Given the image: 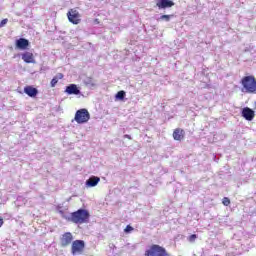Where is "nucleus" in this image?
I'll list each match as a JSON object with an SVG mask.
<instances>
[{
  "label": "nucleus",
  "instance_id": "obj_1",
  "mask_svg": "<svg viewBox=\"0 0 256 256\" xmlns=\"http://www.w3.org/2000/svg\"><path fill=\"white\" fill-rule=\"evenodd\" d=\"M91 214L87 209H78L75 212H72L69 217V221L75 223L76 225H83V223H89Z\"/></svg>",
  "mask_w": 256,
  "mask_h": 256
},
{
  "label": "nucleus",
  "instance_id": "obj_2",
  "mask_svg": "<svg viewBox=\"0 0 256 256\" xmlns=\"http://www.w3.org/2000/svg\"><path fill=\"white\" fill-rule=\"evenodd\" d=\"M242 91L251 95H256V78L253 75L244 76L241 79Z\"/></svg>",
  "mask_w": 256,
  "mask_h": 256
},
{
  "label": "nucleus",
  "instance_id": "obj_3",
  "mask_svg": "<svg viewBox=\"0 0 256 256\" xmlns=\"http://www.w3.org/2000/svg\"><path fill=\"white\" fill-rule=\"evenodd\" d=\"M145 256H169L165 248L158 244H152L144 253Z\"/></svg>",
  "mask_w": 256,
  "mask_h": 256
},
{
  "label": "nucleus",
  "instance_id": "obj_4",
  "mask_svg": "<svg viewBox=\"0 0 256 256\" xmlns=\"http://www.w3.org/2000/svg\"><path fill=\"white\" fill-rule=\"evenodd\" d=\"M74 119L76 123L83 125V123H87L91 119V114L87 109L82 108L76 112Z\"/></svg>",
  "mask_w": 256,
  "mask_h": 256
},
{
  "label": "nucleus",
  "instance_id": "obj_5",
  "mask_svg": "<svg viewBox=\"0 0 256 256\" xmlns=\"http://www.w3.org/2000/svg\"><path fill=\"white\" fill-rule=\"evenodd\" d=\"M85 251V241L83 240H74L71 244V253L72 255H83Z\"/></svg>",
  "mask_w": 256,
  "mask_h": 256
},
{
  "label": "nucleus",
  "instance_id": "obj_6",
  "mask_svg": "<svg viewBox=\"0 0 256 256\" xmlns=\"http://www.w3.org/2000/svg\"><path fill=\"white\" fill-rule=\"evenodd\" d=\"M68 21L72 23V25H79L81 23V13L77 11V9H70L67 12Z\"/></svg>",
  "mask_w": 256,
  "mask_h": 256
},
{
  "label": "nucleus",
  "instance_id": "obj_7",
  "mask_svg": "<svg viewBox=\"0 0 256 256\" xmlns=\"http://www.w3.org/2000/svg\"><path fill=\"white\" fill-rule=\"evenodd\" d=\"M73 243V234L71 232H65L60 236V247H69Z\"/></svg>",
  "mask_w": 256,
  "mask_h": 256
},
{
  "label": "nucleus",
  "instance_id": "obj_8",
  "mask_svg": "<svg viewBox=\"0 0 256 256\" xmlns=\"http://www.w3.org/2000/svg\"><path fill=\"white\" fill-rule=\"evenodd\" d=\"M242 117L246 119V121H253V119H255V111L249 107H245L242 109Z\"/></svg>",
  "mask_w": 256,
  "mask_h": 256
},
{
  "label": "nucleus",
  "instance_id": "obj_9",
  "mask_svg": "<svg viewBox=\"0 0 256 256\" xmlns=\"http://www.w3.org/2000/svg\"><path fill=\"white\" fill-rule=\"evenodd\" d=\"M173 6H175V2L172 0H158L156 3V7H158V9H168Z\"/></svg>",
  "mask_w": 256,
  "mask_h": 256
},
{
  "label": "nucleus",
  "instance_id": "obj_10",
  "mask_svg": "<svg viewBox=\"0 0 256 256\" xmlns=\"http://www.w3.org/2000/svg\"><path fill=\"white\" fill-rule=\"evenodd\" d=\"M172 137L174 141H183V139H185V130L182 128L174 129Z\"/></svg>",
  "mask_w": 256,
  "mask_h": 256
},
{
  "label": "nucleus",
  "instance_id": "obj_11",
  "mask_svg": "<svg viewBox=\"0 0 256 256\" xmlns=\"http://www.w3.org/2000/svg\"><path fill=\"white\" fill-rule=\"evenodd\" d=\"M16 47L17 49H21L22 51H25V49L29 47V40L25 38H19L18 40H16Z\"/></svg>",
  "mask_w": 256,
  "mask_h": 256
},
{
  "label": "nucleus",
  "instance_id": "obj_12",
  "mask_svg": "<svg viewBox=\"0 0 256 256\" xmlns=\"http://www.w3.org/2000/svg\"><path fill=\"white\" fill-rule=\"evenodd\" d=\"M24 93L28 95V97H37L39 90L33 86H25Z\"/></svg>",
  "mask_w": 256,
  "mask_h": 256
},
{
  "label": "nucleus",
  "instance_id": "obj_13",
  "mask_svg": "<svg viewBox=\"0 0 256 256\" xmlns=\"http://www.w3.org/2000/svg\"><path fill=\"white\" fill-rule=\"evenodd\" d=\"M22 60L24 63H35V56L33 52H24L22 53Z\"/></svg>",
  "mask_w": 256,
  "mask_h": 256
},
{
  "label": "nucleus",
  "instance_id": "obj_14",
  "mask_svg": "<svg viewBox=\"0 0 256 256\" xmlns=\"http://www.w3.org/2000/svg\"><path fill=\"white\" fill-rule=\"evenodd\" d=\"M66 92L68 95H79V93H81V91L75 84H70L69 86H67Z\"/></svg>",
  "mask_w": 256,
  "mask_h": 256
},
{
  "label": "nucleus",
  "instance_id": "obj_15",
  "mask_svg": "<svg viewBox=\"0 0 256 256\" xmlns=\"http://www.w3.org/2000/svg\"><path fill=\"white\" fill-rule=\"evenodd\" d=\"M99 181H101V178L97 176H91L87 181H86V186L87 187H97L99 184Z\"/></svg>",
  "mask_w": 256,
  "mask_h": 256
},
{
  "label": "nucleus",
  "instance_id": "obj_16",
  "mask_svg": "<svg viewBox=\"0 0 256 256\" xmlns=\"http://www.w3.org/2000/svg\"><path fill=\"white\" fill-rule=\"evenodd\" d=\"M59 79H63V73H58L50 82L51 87H55L59 83Z\"/></svg>",
  "mask_w": 256,
  "mask_h": 256
},
{
  "label": "nucleus",
  "instance_id": "obj_17",
  "mask_svg": "<svg viewBox=\"0 0 256 256\" xmlns=\"http://www.w3.org/2000/svg\"><path fill=\"white\" fill-rule=\"evenodd\" d=\"M116 99L123 100L125 99V91L121 90L116 94Z\"/></svg>",
  "mask_w": 256,
  "mask_h": 256
},
{
  "label": "nucleus",
  "instance_id": "obj_18",
  "mask_svg": "<svg viewBox=\"0 0 256 256\" xmlns=\"http://www.w3.org/2000/svg\"><path fill=\"white\" fill-rule=\"evenodd\" d=\"M222 203H223V205H225V207H229V205H231V200L227 197H224L222 199Z\"/></svg>",
  "mask_w": 256,
  "mask_h": 256
},
{
  "label": "nucleus",
  "instance_id": "obj_19",
  "mask_svg": "<svg viewBox=\"0 0 256 256\" xmlns=\"http://www.w3.org/2000/svg\"><path fill=\"white\" fill-rule=\"evenodd\" d=\"M171 17H173V15H162L160 19L162 21H171Z\"/></svg>",
  "mask_w": 256,
  "mask_h": 256
},
{
  "label": "nucleus",
  "instance_id": "obj_20",
  "mask_svg": "<svg viewBox=\"0 0 256 256\" xmlns=\"http://www.w3.org/2000/svg\"><path fill=\"white\" fill-rule=\"evenodd\" d=\"M195 239H197V235L196 234H192L188 237V241L190 243H195Z\"/></svg>",
  "mask_w": 256,
  "mask_h": 256
},
{
  "label": "nucleus",
  "instance_id": "obj_21",
  "mask_svg": "<svg viewBox=\"0 0 256 256\" xmlns=\"http://www.w3.org/2000/svg\"><path fill=\"white\" fill-rule=\"evenodd\" d=\"M124 231L125 233H131V231H133V227L131 225H127Z\"/></svg>",
  "mask_w": 256,
  "mask_h": 256
},
{
  "label": "nucleus",
  "instance_id": "obj_22",
  "mask_svg": "<svg viewBox=\"0 0 256 256\" xmlns=\"http://www.w3.org/2000/svg\"><path fill=\"white\" fill-rule=\"evenodd\" d=\"M6 23H9V19H7V18L3 19V20L0 22V28H1V27H5V24H6Z\"/></svg>",
  "mask_w": 256,
  "mask_h": 256
},
{
  "label": "nucleus",
  "instance_id": "obj_23",
  "mask_svg": "<svg viewBox=\"0 0 256 256\" xmlns=\"http://www.w3.org/2000/svg\"><path fill=\"white\" fill-rule=\"evenodd\" d=\"M124 139H129V140H131L132 138H131V135L125 134V135H124Z\"/></svg>",
  "mask_w": 256,
  "mask_h": 256
},
{
  "label": "nucleus",
  "instance_id": "obj_24",
  "mask_svg": "<svg viewBox=\"0 0 256 256\" xmlns=\"http://www.w3.org/2000/svg\"><path fill=\"white\" fill-rule=\"evenodd\" d=\"M3 223H5V222L3 221V218L0 216V228L3 227Z\"/></svg>",
  "mask_w": 256,
  "mask_h": 256
}]
</instances>
